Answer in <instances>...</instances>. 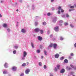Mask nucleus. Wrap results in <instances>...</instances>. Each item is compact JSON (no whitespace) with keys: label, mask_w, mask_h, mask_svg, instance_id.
Segmentation results:
<instances>
[{"label":"nucleus","mask_w":76,"mask_h":76,"mask_svg":"<svg viewBox=\"0 0 76 76\" xmlns=\"http://www.w3.org/2000/svg\"><path fill=\"white\" fill-rule=\"evenodd\" d=\"M75 8V6H72L70 7V8Z\"/></svg>","instance_id":"47"},{"label":"nucleus","mask_w":76,"mask_h":76,"mask_svg":"<svg viewBox=\"0 0 76 76\" xmlns=\"http://www.w3.org/2000/svg\"><path fill=\"white\" fill-rule=\"evenodd\" d=\"M26 63H23L22 64V67H25V66H26Z\"/></svg>","instance_id":"23"},{"label":"nucleus","mask_w":76,"mask_h":76,"mask_svg":"<svg viewBox=\"0 0 76 76\" xmlns=\"http://www.w3.org/2000/svg\"><path fill=\"white\" fill-rule=\"evenodd\" d=\"M35 18L36 19H38V18H39V17L38 16H36L35 17Z\"/></svg>","instance_id":"52"},{"label":"nucleus","mask_w":76,"mask_h":76,"mask_svg":"<svg viewBox=\"0 0 76 76\" xmlns=\"http://www.w3.org/2000/svg\"><path fill=\"white\" fill-rule=\"evenodd\" d=\"M14 47L16 49H17V48H18V46H16V45L15 46H14Z\"/></svg>","instance_id":"35"},{"label":"nucleus","mask_w":76,"mask_h":76,"mask_svg":"<svg viewBox=\"0 0 76 76\" xmlns=\"http://www.w3.org/2000/svg\"><path fill=\"white\" fill-rule=\"evenodd\" d=\"M20 76H24V74L23 73H22L20 74Z\"/></svg>","instance_id":"53"},{"label":"nucleus","mask_w":76,"mask_h":76,"mask_svg":"<svg viewBox=\"0 0 76 76\" xmlns=\"http://www.w3.org/2000/svg\"><path fill=\"white\" fill-rule=\"evenodd\" d=\"M31 46H32V48H34V43L32 42H31Z\"/></svg>","instance_id":"21"},{"label":"nucleus","mask_w":76,"mask_h":76,"mask_svg":"<svg viewBox=\"0 0 76 76\" xmlns=\"http://www.w3.org/2000/svg\"><path fill=\"white\" fill-rule=\"evenodd\" d=\"M68 58L69 59H72V57L71 56H70L68 57Z\"/></svg>","instance_id":"48"},{"label":"nucleus","mask_w":76,"mask_h":76,"mask_svg":"<svg viewBox=\"0 0 76 76\" xmlns=\"http://www.w3.org/2000/svg\"><path fill=\"white\" fill-rule=\"evenodd\" d=\"M64 62L65 63H68V62H69V61L67 59H66L64 60Z\"/></svg>","instance_id":"19"},{"label":"nucleus","mask_w":76,"mask_h":76,"mask_svg":"<svg viewBox=\"0 0 76 76\" xmlns=\"http://www.w3.org/2000/svg\"><path fill=\"white\" fill-rule=\"evenodd\" d=\"M40 51H40V50L39 49L37 50L36 51V52L37 53H40Z\"/></svg>","instance_id":"29"},{"label":"nucleus","mask_w":76,"mask_h":76,"mask_svg":"<svg viewBox=\"0 0 76 76\" xmlns=\"http://www.w3.org/2000/svg\"><path fill=\"white\" fill-rule=\"evenodd\" d=\"M53 46L54 49H56V48H57V44L54 43L53 45Z\"/></svg>","instance_id":"7"},{"label":"nucleus","mask_w":76,"mask_h":76,"mask_svg":"<svg viewBox=\"0 0 76 76\" xmlns=\"http://www.w3.org/2000/svg\"><path fill=\"white\" fill-rule=\"evenodd\" d=\"M59 56L60 55L58 53H56L54 55V57L55 58H58Z\"/></svg>","instance_id":"3"},{"label":"nucleus","mask_w":76,"mask_h":76,"mask_svg":"<svg viewBox=\"0 0 76 76\" xmlns=\"http://www.w3.org/2000/svg\"><path fill=\"white\" fill-rule=\"evenodd\" d=\"M35 26H37L38 25V21H35L34 23Z\"/></svg>","instance_id":"22"},{"label":"nucleus","mask_w":76,"mask_h":76,"mask_svg":"<svg viewBox=\"0 0 76 76\" xmlns=\"http://www.w3.org/2000/svg\"><path fill=\"white\" fill-rule=\"evenodd\" d=\"M40 29L38 28H37L35 29L34 31L35 32H39V30Z\"/></svg>","instance_id":"11"},{"label":"nucleus","mask_w":76,"mask_h":76,"mask_svg":"<svg viewBox=\"0 0 76 76\" xmlns=\"http://www.w3.org/2000/svg\"><path fill=\"white\" fill-rule=\"evenodd\" d=\"M21 32L22 33H25L26 32V30L24 29H22L21 30Z\"/></svg>","instance_id":"15"},{"label":"nucleus","mask_w":76,"mask_h":76,"mask_svg":"<svg viewBox=\"0 0 76 76\" xmlns=\"http://www.w3.org/2000/svg\"><path fill=\"white\" fill-rule=\"evenodd\" d=\"M18 23H19L18 22H17V23L16 25V26H18Z\"/></svg>","instance_id":"56"},{"label":"nucleus","mask_w":76,"mask_h":76,"mask_svg":"<svg viewBox=\"0 0 76 76\" xmlns=\"http://www.w3.org/2000/svg\"><path fill=\"white\" fill-rule=\"evenodd\" d=\"M70 74L72 75H73V74H74V72H71L70 73Z\"/></svg>","instance_id":"49"},{"label":"nucleus","mask_w":76,"mask_h":76,"mask_svg":"<svg viewBox=\"0 0 76 76\" xmlns=\"http://www.w3.org/2000/svg\"><path fill=\"white\" fill-rule=\"evenodd\" d=\"M31 72V70L28 69H26L25 72L26 75H28V74L29 73V72Z\"/></svg>","instance_id":"2"},{"label":"nucleus","mask_w":76,"mask_h":76,"mask_svg":"<svg viewBox=\"0 0 76 76\" xmlns=\"http://www.w3.org/2000/svg\"><path fill=\"white\" fill-rule=\"evenodd\" d=\"M74 5L75 6V7H76V4H74Z\"/></svg>","instance_id":"64"},{"label":"nucleus","mask_w":76,"mask_h":76,"mask_svg":"<svg viewBox=\"0 0 76 76\" xmlns=\"http://www.w3.org/2000/svg\"><path fill=\"white\" fill-rule=\"evenodd\" d=\"M56 21H57V18H54L53 19V22L54 23H55V22H56Z\"/></svg>","instance_id":"12"},{"label":"nucleus","mask_w":76,"mask_h":76,"mask_svg":"<svg viewBox=\"0 0 76 76\" xmlns=\"http://www.w3.org/2000/svg\"><path fill=\"white\" fill-rule=\"evenodd\" d=\"M3 26L4 28L7 27V24L4 23L3 24Z\"/></svg>","instance_id":"18"},{"label":"nucleus","mask_w":76,"mask_h":76,"mask_svg":"<svg viewBox=\"0 0 76 76\" xmlns=\"http://www.w3.org/2000/svg\"><path fill=\"white\" fill-rule=\"evenodd\" d=\"M62 16V18H64V17H65V16L64 15H63Z\"/></svg>","instance_id":"62"},{"label":"nucleus","mask_w":76,"mask_h":76,"mask_svg":"<svg viewBox=\"0 0 76 76\" xmlns=\"http://www.w3.org/2000/svg\"><path fill=\"white\" fill-rule=\"evenodd\" d=\"M58 10H61V6H59L58 8Z\"/></svg>","instance_id":"32"},{"label":"nucleus","mask_w":76,"mask_h":76,"mask_svg":"<svg viewBox=\"0 0 76 76\" xmlns=\"http://www.w3.org/2000/svg\"><path fill=\"white\" fill-rule=\"evenodd\" d=\"M70 56H74V54L72 53H70Z\"/></svg>","instance_id":"38"},{"label":"nucleus","mask_w":76,"mask_h":76,"mask_svg":"<svg viewBox=\"0 0 76 76\" xmlns=\"http://www.w3.org/2000/svg\"><path fill=\"white\" fill-rule=\"evenodd\" d=\"M3 73L4 75H6L7 73V72L6 71H4L3 72Z\"/></svg>","instance_id":"20"},{"label":"nucleus","mask_w":76,"mask_h":76,"mask_svg":"<svg viewBox=\"0 0 76 76\" xmlns=\"http://www.w3.org/2000/svg\"><path fill=\"white\" fill-rule=\"evenodd\" d=\"M50 31H48L47 32V34H50Z\"/></svg>","instance_id":"57"},{"label":"nucleus","mask_w":76,"mask_h":76,"mask_svg":"<svg viewBox=\"0 0 76 76\" xmlns=\"http://www.w3.org/2000/svg\"><path fill=\"white\" fill-rule=\"evenodd\" d=\"M18 4V3L17 2H16L14 4H13V6H16Z\"/></svg>","instance_id":"30"},{"label":"nucleus","mask_w":76,"mask_h":76,"mask_svg":"<svg viewBox=\"0 0 76 76\" xmlns=\"http://www.w3.org/2000/svg\"><path fill=\"white\" fill-rule=\"evenodd\" d=\"M63 20H60L59 21V23H63Z\"/></svg>","instance_id":"50"},{"label":"nucleus","mask_w":76,"mask_h":76,"mask_svg":"<svg viewBox=\"0 0 76 76\" xmlns=\"http://www.w3.org/2000/svg\"><path fill=\"white\" fill-rule=\"evenodd\" d=\"M66 69L67 70H71L72 68H71L70 67H69V66H66Z\"/></svg>","instance_id":"13"},{"label":"nucleus","mask_w":76,"mask_h":76,"mask_svg":"<svg viewBox=\"0 0 76 76\" xmlns=\"http://www.w3.org/2000/svg\"><path fill=\"white\" fill-rule=\"evenodd\" d=\"M54 29L55 31H56V32L58 31H59V27H58V26L55 27L54 28Z\"/></svg>","instance_id":"1"},{"label":"nucleus","mask_w":76,"mask_h":76,"mask_svg":"<svg viewBox=\"0 0 76 76\" xmlns=\"http://www.w3.org/2000/svg\"><path fill=\"white\" fill-rule=\"evenodd\" d=\"M44 69H47V66L45 65H44Z\"/></svg>","instance_id":"40"},{"label":"nucleus","mask_w":76,"mask_h":76,"mask_svg":"<svg viewBox=\"0 0 76 76\" xmlns=\"http://www.w3.org/2000/svg\"><path fill=\"white\" fill-rule=\"evenodd\" d=\"M64 25L65 26H67V25H68V23H65Z\"/></svg>","instance_id":"45"},{"label":"nucleus","mask_w":76,"mask_h":76,"mask_svg":"<svg viewBox=\"0 0 76 76\" xmlns=\"http://www.w3.org/2000/svg\"><path fill=\"white\" fill-rule=\"evenodd\" d=\"M47 51L46 50H45L44 51V54H45V56H47Z\"/></svg>","instance_id":"27"},{"label":"nucleus","mask_w":76,"mask_h":76,"mask_svg":"<svg viewBox=\"0 0 76 76\" xmlns=\"http://www.w3.org/2000/svg\"><path fill=\"white\" fill-rule=\"evenodd\" d=\"M3 1L2 0L1 1V3H3Z\"/></svg>","instance_id":"63"},{"label":"nucleus","mask_w":76,"mask_h":76,"mask_svg":"<svg viewBox=\"0 0 76 76\" xmlns=\"http://www.w3.org/2000/svg\"><path fill=\"white\" fill-rule=\"evenodd\" d=\"M56 67L58 69H60V65L58 64L57 65Z\"/></svg>","instance_id":"16"},{"label":"nucleus","mask_w":76,"mask_h":76,"mask_svg":"<svg viewBox=\"0 0 76 76\" xmlns=\"http://www.w3.org/2000/svg\"><path fill=\"white\" fill-rule=\"evenodd\" d=\"M53 37V35H50V38H52Z\"/></svg>","instance_id":"59"},{"label":"nucleus","mask_w":76,"mask_h":76,"mask_svg":"<svg viewBox=\"0 0 76 76\" xmlns=\"http://www.w3.org/2000/svg\"><path fill=\"white\" fill-rule=\"evenodd\" d=\"M35 5H34V4H33L32 5V7H31V9L32 10H34V9H35Z\"/></svg>","instance_id":"10"},{"label":"nucleus","mask_w":76,"mask_h":76,"mask_svg":"<svg viewBox=\"0 0 76 76\" xmlns=\"http://www.w3.org/2000/svg\"><path fill=\"white\" fill-rule=\"evenodd\" d=\"M60 40L62 41V40H63V37L61 36L60 37Z\"/></svg>","instance_id":"34"},{"label":"nucleus","mask_w":76,"mask_h":76,"mask_svg":"<svg viewBox=\"0 0 76 76\" xmlns=\"http://www.w3.org/2000/svg\"><path fill=\"white\" fill-rule=\"evenodd\" d=\"M26 55H27V53L25 51H24L23 53V57H25L26 56Z\"/></svg>","instance_id":"8"},{"label":"nucleus","mask_w":76,"mask_h":76,"mask_svg":"<svg viewBox=\"0 0 76 76\" xmlns=\"http://www.w3.org/2000/svg\"><path fill=\"white\" fill-rule=\"evenodd\" d=\"M37 38L39 41H42V37L41 36H38Z\"/></svg>","instance_id":"5"},{"label":"nucleus","mask_w":76,"mask_h":76,"mask_svg":"<svg viewBox=\"0 0 76 76\" xmlns=\"http://www.w3.org/2000/svg\"><path fill=\"white\" fill-rule=\"evenodd\" d=\"M13 53L14 54H16V50H14V51H13Z\"/></svg>","instance_id":"25"},{"label":"nucleus","mask_w":76,"mask_h":76,"mask_svg":"<svg viewBox=\"0 0 76 76\" xmlns=\"http://www.w3.org/2000/svg\"><path fill=\"white\" fill-rule=\"evenodd\" d=\"M43 58H44V56H42L41 57V58L42 59Z\"/></svg>","instance_id":"61"},{"label":"nucleus","mask_w":76,"mask_h":76,"mask_svg":"<svg viewBox=\"0 0 76 76\" xmlns=\"http://www.w3.org/2000/svg\"><path fill=\"white\" fill-rule=\"evenodd\" d=\"M47 15L48 16H50V15H51V13H50V12H48L47 13Z\"/></svg>","instance_id":"33"},{"label":"nucleus","mask_w":76,"mask_h":76,"mask_svg":"<svg viewBox=\"0 0 76 76\" xmlns=\"http://www.w3.org/2000/svg\"><path fill=\"white\" fill-rule=\"evenodd\" d=\"M70 26L71 28H74V26L73 25H72V24H71L70 25Z\"/></svg>","instance_id":"43"},{"label":"nucleus","mask_w":76,"mask_h":76,"mask_svg":"<svg viewBox=\"0 0 76 76\" xmlns=\"http://www.w3.org/2000/svg\"><path fill=\"white\" fill-rule=\"evenodd\" d=\"M4 67L5 68H7L8 67V66L7 65V63H5L4 64Z\"/></svg>","instance_id":"14"},{"label":"nucleus","mask_w":76,"mask_h":76,"mask_svg":"<svg viewBox=\"0 0 76 76\" xmlns=\"http://www.w3.org/2000/svg\"><path fill=\"white\" fill-rule=\"evenodd\" d=\"M49 76H53V74L52 73H50Z\"/></svg>","instance_id":"41"},{"label":"nucleus","mask_w":76,"mask_h":76,"mask_svg":"<svg viewBox=\"0 0 76 76\" xmlns=\"http://www.w3.org/2000/svg\"><path fill=\"white\" fill-rule=\"evenodd\" d=\"M25 57H24L23 56V57H22V60H25Z\"/></svg>","instance_id":"44"},{"label":"nucleus","mask_w":76,"mask_h":76,"mask_svg":"<svg viewBox=\"0 0 76 76\" xmlns=\"http://www.w3.org/2000/svg\"><path fill=\"white\" fill-rule=\"evenodd\" d=\"M39 66H41L42 65V63L41 62H39Z\"/></svg>","instance_id":"28"},{"label":"nucleus","mask_w":76,"mask_h":76,"mask_svg":"<svg viewBox=\"0 0 76 76\" xmlns=\"http://www.w3.org/2000/svg\"><path fill=\"white\" fill-rule=\"evenodd\" d=\"M46 24H47V23L45 22L44 21L42 22V25H44V26L46 25Z\"/></svg>","instance_id":"24"},{"label":"nucleus","mask_w":76,"mask_h":76,"mask_svg":"<svg viewBox=\"0 0 76 76\" xmlns=\"http://www.w3.org/2000/svg\"><path fill=\"white\" fill-rule=\"evenodd\" d=\"M53 45L52 43H51L50 45H49L50 47H53Z\"/></svg>","instance_id":"39"},{"label":"nucleus","mask_w":76,"mask_h":76,"mask_svg":"<svg viewBox=\"0 0 76 76\" xmlns=\"http://www.w3.org/2000/svg\"><path fill=\"white\" fill-rule=\"evenodd\" d=\"M65 72V70L64 69H62L60 71L61 73H64Z\"/></svg>","instance_id":"9"},{"label":"nucleus","mask_w":76,"mask_h":76,"mask_svg":"<svg viewBox=\"0 0 76 76\" xmlns=\"http://www.w3.org/2000/svg\"><path fill=\"white\" fill-rule=\"evenodd\" d=\"M17 69V68L16 67L14 66L12 68V71H16Z\"/></svg>","instance_id":"4"},{"label":"nucleus","mask_w":76,"mask_h":76,"mask_svg":"<svg viewBox=\"0 0 76 76\" xmlns=\"http://www.w3.org/2000/svg\"><path fill=\"white\" fill-rule=\"evenodd\" d=\"M72 10H74V9H71L69 10V12H71Z\"/></svg>","instance_id":"36"},{"label":"nucleus","mask_w":76,"mask_h":76,"mask_svg":"<svg viewBox=\"0 0 76 76\" xmlns=\"http://www.w3.org/2000/svg\"><path fill=\"white\" fill-rule=\"evenodd\" d=\"M54 0H51V1L52 2V3H53V2H54Z\"/></svg>","instance_id":"60"},{"label":"nucleus","mask_w":76,"mask_h":76,"mask_svg":"<svg viewBox=\"0 0 76 76\" xmlns=\"http://www.w3.org/2000/svg\"><path fill=\"white\" fill-rule=\"evenodd\" d=\"M70 66L72 67V68H73V69H74V70H76V66H73V65H72V64H71L70 65Z\"/></svg>","instance_id":"6"},{"label":"nucleus","mask_w":76,"mask_h":76,"mask_svg":"<svg viewBox=\"0 0 76 76\" xmlns=\"http://www.w3.org/2000/svg\"><path fill=\"white\" fill-rule=\"evenodd\" d=\"M64 58L63 56H62L61 57L60 60H63Z\"/></svg>","instance_id":"26"},{"label":"nucleus","mask_w":76,"mask_h":76,"mask_svg":"<svg viewBox=\"0 0 76 76\" xmlns=\"http://www.w3.org/2000/svg\"><path fill=\"white\" fill-rule=\"evenodd\" d=\"M19 1L20 3H22V0H19Z\"/></svg>","instance_id":"55"},{"label":"nucleus","mask_w":76,"mask_h":76,"mask_svg":"<svg viewBox=\"0 0 76 76\" xmlns=\"http://www.w3.org/2000/svg\"><path fill=\"white\" fill-rule=\"evenodd\" d=\"M61 12L62 13H63V12H64V10L63 9H61Z\"/></svg>","instance_id":"51"},{"label":"nucleus","mask_w":76,"mask_h":76,"mask_svg":"<svg viewBox=\"0 0 76 76\" xmlns=\"http://www.w3.org/2000/svg\"><path fill=\"white\" fill-rule=\"evenodd\" d=\"M54 70H55V72H56V71H57V68L55 67Z\"/></svg>","instance_id":"46"},{"label":"nucleus","mask_w":76,"mask_h":76,"mask_svg":"<svg viewBox=\"0 0 76 76\" xmlns=\"http://www.w3.org/2000/svg\"><path fill=\"white\" fill-rule=\"evenodd\" d=\"M7 31H8V32H10V29L9 28H8L7 29Z\"/></svg>","instance_id":"54"},{"label":"nucleus","mask_w":76,"mask_h":76,"mask_svg":"<svg viewBox=\"0 0 76 76\" xmlns=\"http://www.w3.org/2000/svg\"><path fill=\"white\" fill-rule=\"evenodd\" d=\"M66 18H69V15H68V14L66 13Z\"/></svg>","instance_id":"42"},{"label":"nucleus","mask_w":76,"mask_h":76,"mask_svg":"<svg viewBox=\"0 0 76 76\" xmlns=\"http://www.w3.org/2000/svg\"><path fill=\"white\" fill-rule=\"evenodd\" d=\"M74 46L75 47H76V43H75L74 44Z\"/></svg>","instance_id":"58"},{"label":"nucleus","mask_w":76,"mask_h":76,"mask_svg":"<svg viewBox=\"0 0 76 76\" xmlns=\"http://www.w3.org/2000/svg\"><path fill=\"white\" fill-rule=\"evenodd\" d=\"M51 9L52 11H54V10H55V7H52Z\"/></svg>","instance_id":"37"},{"label":"nucleus","mask_w":76,"mask_h":76,"mask_svg":"<svg viewBox=\"0 0 76 76\" xmlns=\"http://www.w3.org/2000/svg\"><path fill=\"white\" fill-rule=\"evenodd\" d=\"M57 14H58V15H60V14L61 13V12H60V10H59L57 12Z\"/></svg>","instance_id":"31"},{"label":"nucleus","mask_w":76,"mask_h":76,"mask_svg":"<svg viewBox=\"0 0 76 76\" xmlns=\"http://www.w3.org/2000/svg\"><path fill=\"white\" fill-rule=\"evenodd\" d=\"M39 32H40V33L41 34H43V33H44V31H43V30H41V29H40L39 30Z\"/></svg>","instance_id":"17"}]
</instances>
